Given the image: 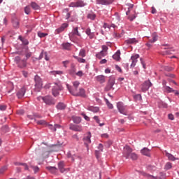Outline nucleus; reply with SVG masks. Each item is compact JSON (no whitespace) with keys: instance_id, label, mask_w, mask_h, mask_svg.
I'll return each mask as SVG.
<instances>
[{"instance_id":"nucleus-1","label":"nucleus","mask_w":179,"mask_h":179,"mask_svg":"<svg viewBox=\"0 0 179 179\" xmlns=\"http://www.w3.org/2000/svg\"><path fill=\"white\" fill-rule=\"evenodd\" d=\"M123 156L126 157V159H131V160H138V155L136 153L132 152V148L131 147L126 145L124 148Z\"/></svg>"},{"instance_id":"nucleus-2","label":"nucleus","mask_w":179,"mask_h":179,"mask_svg":"<svg viewBox=\"0 0 179 179\" xmlns=\"http://www.w3.org/2000/svg\"><path fill=\"white\" fill-rule=\"evenodd\" d=\"M35 152L39 159H47L50 155V152L47 148L38 147L35 150Z\"/></svg>"},{"instance_id":"nucleus-3","label":"nucleus","mask_w":179,"mask_h":179,"mask_svg":"<svg viewBox=\"0 0 179 179\" xmlns=\"http://www.w3.org/2000/svg\"><path fill=\"white\" fill-rule=\"evenodd\" d=\"M67 89L69 92L73 96H80L81 97H86V93L85 92V90L83 88L79 89V92L76 90H72V87H71L69 84L66 85Z\"/></svg>"},{"instance_id":"nucleus-4","label":"nucleus","mask_w":179,"mask_h":179,"mask_svg":"<svg viewBox=\"0 0 179 179\" xmlns=\"http://www.w3.org/2000/svg\"><path fill=\"white\" fill-rule=\"evenodd\" d=\"M37 100L40 101V100H43V103L47 104L48 106H54L55 104V100L52 99V97L50 96H38L37 98Z\"/></svg>"},{"instance_id":"nucleus-5","label":"nucleus","mask_w":179,"mask_h":179,"mask_svg":"<svg viewBox=\"0 0 179 179\" xmlns=\"http://www.w3.org/2000/svg\"><path fill=\"white\" fill-rule=\"evenodd\" d=\"M115 85V78L110 77L106 86L105 87V92H110V90H114V86Z\"/></svg>"},{"instance_id":"nucleus-6","label":"nucleus","mask_w":179,"mask_h":179,"mask_svg":"<svg viewBox=\"0 0 179 179\" xmlns=\"http://www.w3.org/2000/svg\"><path fill=\"white\" fill-rule=\"evenodd\" d=\"M35 89L37 92H40L43 89V80L38 75L35 76Z\"/></svg>"},{"instance_id":"nucleus-7","label":"nucleus","mask_w":179,"mask_h":179,"mask_svg":"<svg viewBox=\"0 0 179 179\" xmlns=\"http://www.w3.org/2000/svg\"><path fill=\"white\" fill-rule=\"evenodd\" d=\"M117 108L120 113V114H123V115H128V110L127 109V106L124 105L122 102H118L117 103Z\"/></svg>"},{"instance_id":"nucleus-8","label":"nucleus","mask_w":179,"mask_h":179,"mask_svg":"<svg viewBox=\"0 0 179 179\" xmlns=\"http://www.w3.org/2000/svg\"><path fill=\"white\" fill-rule=\"evenodd\" d=\"M59 90H62V86L60 84L55 83V86L52 89V94L55 97L59 94Z\"/></svg>"},{"instance_id":"nucleus-9","label":"nucleus","mask_w":179,"mask_h":179,"mask_svg":"<svg viewBox=\"0 0 179 179\" xmlns=\"http://www.w3.org/2000/svg\"><path fill=\"white\" fill-rule=\"evenodd\" d=\"M90 138H92V134L90 132H88L83 138L84 143L86 145V148H87V149H89V144L92 143V140H90Z\"/></svg>"},{"instance_id":"nucleus-10","label":"nucleus","mask_w":179,"mask_h":179,"mask_svg":"<svg viewBox=\"0 0 179 179\" xmlns=\"http://www.w3.org/2000/svg\"><path fill=\"white\" fill-rule=\"evenodd\" d=\"M152 83H150V80L145 81L142 85H141V90L142 92H148L149 90V87H151Z\"/></svg>"},{"instance_id":"nucleus-11","label":"nucleus","mask_w":179,"mask_h":179,"mask_svg":"<svg viewBox=\"0 0 179 179\" xmlns=\"http://www.w3.org/2000/svg\"><path fill=\"white\" fill-rule=\"evenodd\" d=\"M85 3L82 1H78L77 2H72L69 4L70 8H82L85 6Z\"/></svg>"},{"instance_id":"nucleus-12","label":"nucleus","mask_w":179,"mask_h":179,"mask_svg":"<svg viewBox=\"0 0 179 179\" xmlns=\"http://www.w3.org/2000/svg\"><path fill=\"white\" fill-rule=\"evenodd\" d=\"M69 129L76 132H82V131H83V129L80 125L70 124Z\"/></svg>"},{"instance_id":"nucleus-13","label":"nucleus","mask_w":179,"mask_h":179,"mask_svg":"<svg viewBox=\"0 0 179 179\" xmlns=\"http://www.w3.org/2000/svg\"><path fill=\"white\" fill-rule=\"evenodd\" d=\"M138 58H139V55L136 54L131 57V68H135V65H136V62H138Z\"/></svg>"},{"instance_id":"nucleus-14","label":"nucleus","mask_w":179,"mask_h":179,"mask_svg":"<svg viewBox=\"0 0 179 179\" xmlns=\"http://www.w3.org/2000/svg\"><path fill=\"white\" fill-rule=\"evenodd\" d=\"M78 29V27L73 28V33L69 34L70 38H73V36H78V37H80L82 36L80 33H79Z\"/></svg>"},{"instance_id":"nucleus-15","label":"nucleus","mask_w":179,"mask_h":179,"mask_svg":"<svg viewBox=\"0 0 179 179\" xmlns=\"http://www.w3.org/2000/svg\"><path fill=\"white\" fill-rule=\"evenodd\" d=\"M25 93L26 87H23L17 92V97H18L19 99H22Z\"/></svg>"},{"instance_id":"nucleus-16","label":"nucleus","mask_w":179,"mask_h":179,"mask_svg":"<svg viewBox=\"0 0 179 179\" xmlns=\"http://www.w3.org/2000/svg\"><path fill=\"white\" fill-rule=\"evenodd\" d=\"M69 24L66 23L62 24V25L55 31V34H59L62 31H64L66 27H68Z\"/></svg>"},{"instance_id":"nucleus-17","label":"nucleus","mask_w":179,"mask_h":179,"mask_svg":"<svg viewBox=\"0 0 179 179\" xmlns=\"http://www.w3.org/2000/svg\"><path fill=\"white\" fill-rule=\"evenodd\" d=\"M101 5H110L114 2V0H96Z\"/></svg>"},{"instance_id":"nucleus-18","label":"nucleus","mask_w":179,"mask_h":179,"mask_svg":"<svg viewBox=\"0 0 179 179\" xmlns=\"http://www.w3.org/2000/svg\"><path fill=\"white\" fill-rule=\"evenodd\" d=\"M58 167L60 172L65 173V171H66V169L64 168L65 164L64 163V162H59Z\"/></svg>"},{"instance_id":"nucleus-19","label":"nucleus","mask_w":179,"mask_h":179,"mask_svg":"<svg viewBox=\"0 0 179 179\" xmlns=\"http://www.w3.org/2000/svg\"><path fill=\"white\" fill-rule=\"evenodd\" d=\"M27 66V63L26 62V60L24 59H21V61L18 63L17 67L18 68H26Z\"/></svg>"},{"instance_id":"nucleus-20","label":"nucleus","mask_w":179,"mask_h":179,"mask_svg":"<svg viewBox=\"0 0 179 179\" xmlns=\"http://www.w3.org/2000/svg\"><path fill=\"white\" fill-rule=\"evenodd\" d=\"M166 157H168L169 160H171V162H175V160H178V158H176V157H174V155H173L169 152H166Z\"/></svg>"},{"instance_id":"nucleus-21","label":"nucleus","mask_w":179,"mask_h":179,"mask_svg":"<svg viewBox=\"0 0 179 179\" xmlns=\"http://www.w3.org/2000/svg\"><path fill=\"white\" fill-rule=\"evenodd\" d=\"M96 80L97 82H99V83H104L106 82V76L101 75L96 76Z\"/></svg>"},{"instance_id":"nucleus-22","label":"nucleus","mask_w":179,"mask_h":179,"mask_svg":"<svg viewBox=\"0 0 179 179\" xmlns=\"http://www.w3.org/2000/svg\"><path fill=\"white\" fill-rule=\"evenodd\" d=\"M141 153L142 155H143L144 156H150V150H148L146 148H144L143 149L141 150Z\"/></svg>"},{"instance_id":"nucleus-23","label":"nucleus","mask_w":179,"mask_h":179,"mask_svg":"<svg viewBox=\"0 0 179 179\" xmlns=\"http://www.w3.org/2000/svg\"><path fill=\"white\" fill-rule=\"evenodd\" d=\"M120 55H121V52H120V50H117V51L113 55V59H115V61H120Z\"/></svg>"},{"instance_id":"nucleus-24","label":"nucleus","mask_w":179,"mask_h":179,"mask_svg":"<svg viewBox=\"0 0 179 179\" xmlns=\"http://www.w3.org/2000/svg\"><path fill=\"white\" fill-rule=\"evenodd\" d=\"M72 120H73V122H74V124H80L82 119L80 118V117L73 116Z\"/></svg>"},{"instance_id":"nucleus-25","label":"nucleus","mask_w":179,"mask_h":179,"mask_svg":"<svg viewBox=\"0 0 179 179\" xmlns=\"http://www.w3.org/2000/svg\"><path fill=\"white\" fill-rule=\"evenodd\" d=\"M46 169L52 174H55V173H57V171H58V169H57V167L55 166H47Z\"/></svg>"},{"instance_id":"nucleus-26","label":"nucleus","mask_w":179,"mask_h":179,"mask_svg":"<svg viewBox=\"0 0 179 179\" xmlns=\"http://www.w3.org/2000/svg\"><path fill=\"white\" fill-rule=\"evenodd\" d=\"M68 159H71V162H75V159H76V155L72 154V152H69L67 153Z\"/></svg>"},{"instance_id":"nucleus-27","label":"nucleus","mask_w":179,"mask_h":179,"mask_svg":"<svg viewBox=\"0 0 179 179\" xmlns=\"http://www.w3.org/2000/svg\"><path fill=\"white\" fill-rule=\"evenodd\" d=\"M106 55H107V52H106L104 51H101L100 52H99L98 54L96 55V57L99 59H101L102 57H106Z\"/></svg>"},{"instance_id":"nucleus-28","label":"nucleus","mask_w":179,"mask_h":179,"mask_svg":"<svg viewBox=\"0 0 179 179\" xmlns=\"http://www.w3.org/2000/svg\"><path fill=\"white\" fill-rule=\"evenodd\" d=\"M57 110H65V108H66V105H65V103H64L62 102H59L57 105Z\"/></svg>"},{"instance_id":"nucleus-29","label":"nucleus","mask_w":179,"mask_h":179,"mask_svg":"<svg viewBox=\"0 0 179 179\" xmlns=\"http://www.w3.org/2000/svg\"><path fill=\"white\" fill-rule=\"evenodd\" d=\"M125 43L127 44H136V43H138V41L135 38H134L126 40Z\"/></svg>"},{"instance_id":"nucleus-30","label":"nucleus","mask_w":179,"mask_h":179,"mask_svg":"<svg viewBox=\"0 0 179 179\" xmlns=\"http://www.w3.org/2000/svg\"><path fill=\"white\" fill-rule=\"evenodd\" d=\"M79 85H80V83H79V81L73 82V88H71V90H76V92L78 91V87H79Z\"/></svg>"},{"instance_id":"nucleus-31","label":"nucleus","mask_w":179,"mask_h":179,"mask_svg":"<svg viewBox=\"0 0 179 179\" xmlns=\"http://www.w3.org/2000/svg\"><path fill=\"white\" fill-rule=\"evenodd\" d=\"M89 111H92V113H99V107L96 106H89L88 107Z\"/></svg>"},{"instance_id":"nucleus-32","label":"nucleus","mask_w":179,"mask_h":179,"mask_svg":"<svg viewBox=\"0 0 179 179\" xmlns=\"http://www.w3.org/2000/svg\"><path fill=\"white\" fill-rule=\"evenodd\" d=\"M85 33L89 36L90 38H93L94 37V34L92 33L90 28H87L85 31Z\"/></svg>"},{"instance_id":"nucleus-33","label":"nucleus","mask_w":179,"mask_h":179,"mask_svg":"<svg viewBox=\"0 0 179 179\" xmlns=\"http://www.w3.org/2000/svg\"><path fill=\"white\" fill-rule=\"evenodd\" d=\"M164 90L166 93H174V90L169 86H164Z\"/></svg>"},{"instance_id":"nucleus-34","label":"nucleus","mask_w":179,"mask_h":179,"mask_svg":"<svg viewBox=\"0 0 179 179\" xmlns=\"http://www.w3.org/2000/svg\"><path fill=\"white\" fill-rule=\"evenodd\" d=\"M157 34L156 33L152 34V40H150V43H156L157 41Z\"/></svg>"},{"instance_id":"nucleus-35","label":"nucleus","mask_w":179,"mask_h":179,"mask_svg":"<svg viewBox=\"0 0 179 179\" xmlns=\"http://www.w3.org/2000/svg\"><path fill=\"white\" fill-rule=\"evenodd\" d=\"M73 57L77 59V61L81 64H85V62H86V60L83 58H80L78 56H73Z\"/></svg>"},{"instance_id":"nucleus-36","label":"nucleus","mask_w":179,"mask_h":179,"mask_svg":"<svg viewBox=\"0 0 179 179\" xmlns=\"http://www.w3.org/2000/svg\"><path fill=\"white\" fill-rule=\"evenodd\" d=\"M62 47L64 50H71V43H63Z\"/></svg>"},{"instance_id":"nucleus-37","label":"nucleus","mask_w":179,"mask_h":179,"mask_svg":"<svg viewBox=\"0 0 179 179\" xmlns=\"http://www.w3.org/2000/svg\"><path fill=\"white\" fill-rule=\"evenodd\" d=\"M13 27H15V29H18V27H19V20H14L13 21Z\"/></svg>"},{"instance_id":"nucleus-38","label":"nucleus","mask_w":179,"mask_h":179,"mask_svg":"<svg viewBox=\"0 0 179 179\" xmlns=\"http://www.w3.org/2000/svg\"><path fill=\"white\" fill-rule=\"evenodd\" d=\"M94 120L97 122V124H99V127H103L104 125V123H100V119H99V116H94Z\"/></svg>"},{"instance_id":"nucleus-39","label":"nucleus","mask_w":179,"mask_h":179,"mask_svg":"<svg viewBox=\"0 0 179 179\" xmlns=\"http://www.w3.org/2000/svg\"><path fill=\"white\" fill-rule=\"evenodd\" d=\"M173 167V165L171 162H167L165 164L164 169L165 170H170V169H171Z\"/></svg>"},{"instance_id":"nucleus-40","label":"nucleus","mask_w":179,"mask_h":179,"mask_svg":"<svg viewBox=\"0 0 179 179\" xmlns=\"http://www.w3.org/2000/svg\"><path fill=\"white\" fill-rule=\"evenodd\" d=\"M105 101H106V106L108 107V108L112 110V108H113V104L111 103H110V101L107 99H105Z\"/></svg>"},{"instance_id":"nucleus-41","label":"nucleus","mask_w":179,"mask_h":179,"mask_svg":"<svg viewBox=\"0 0 179 179\" xmlns=\"http://www.w3.org/2000/svg\"><path fill=\"white\" fill-rule=\"evenodd\" d=\"M79 55H80V57H82L83 58L86 57V50H85V49L80 50V51L79 52Z\"/></svg>"},{"instance_id":"nucleus-42","label":"nucleus","mask_w":179,"mask_h":179,"mask_svg":"<svg viewBox=\"0 0 179 179\" xmlns=\"http://www.w3.org/2000/svg\"><path fill=\"white\" fill-rule=\"evenodd\" d=\"M31 8L32 9H34L35 10H37L40 9V6L37 5L36 3H31Z\"/></svg>"},{"instance_id":"nucleus-43","label":"nucleus","mask_w":179,"mask_h":179,"mask_svg":"<svg viewBox=\"0 0 179 179\" xmlns=\"http://www.w3.org/2000/svg\"><path fill=\"white\" fill-rule=\"evenodd\" d=\"M35 121H36V124H38V125H45V124H47V122H45V120H35Z\"/></svg>"},{"instance_id":"nucleus-44","label":"nucleus","mask_w":179,"mask_h":179,"mask_svg":"<svg viewBox=\"0 0 179 179\" xmlns=\"http://www.w3.org/2000/svg\"><path fill=\"white\" fill-rule=\"evenodd\" d=\"M134 99L138 101H141L142 100V95L141 94H138L134 96Z\"/></svg>"},{"instance_id":"nucleus-45","label":"nucleus","mask_w":179,"mask_h":179,"mask_svg":"<svg viewBox=\"0 0 179 179\" xmlns=\"http://www.w3.org/2000/svg\"><path fill=\"white\" fill-rule=\"evenodd\" d=\"M87 17L91 20H94L96 19V14H88Z\"/></svg>"},{"instance_id":"nucleus-46","label":"nucleus","mask_w":179,"mask_h":179,"mask_svg":"<svg viewBox=\"0 0 179 179\" xmlns=\"http://www.w3.org/2000/svg\"><path fill=\"white\" fill-rule=\"evenodd\" d=\"M25 57H26L27 59H29V58H30V57H31V52L27 50L25 52Z\"/></svg>"},{"instance_id":"nucleus-47","label":"nucleus","mask_w":179,"mask_h":179,"mask_svg":"<svg viewBox=\"0 0 179 179\" xmlns=\"http://www.w3.org/2000/svg\"><path fill=\"white\" fill-rule=\"evenodd\" d=\"M24 12H25L26 15L30 14V12H31V10H30V6H26V7L24 8Z\"/></svg>"},{"instance_id":"nucleus-48","label":"nucleus","mask_w":179,"mask_h":179,"mask_svg":"<svg viewBox=\"0 0 179 179\" xmlns=\"http://www.w3.org/2000/svg\"><path fill=\"white\" fill-rule=\"evenodd\" d=\"M147 169L148 170V171H152V170H156V166H152V165H148L147 166Z\"/></svg>"},{"instance_id":"nucleus-49","label":"nucleus","mask_w":179,"mask_h":179,"mask_svg":"<svg viewBox=\"0 0 179 179\" xmlns=\"http://www.w3.org/2000/svg\"><path fill=\"white\" fill-rule=\"evenodd\" d=\"M22 61V59H20V57L17 56L15 57V62L17 64V65L19 64V63Z\"/></svg>"},{"instance_id":"nucleus-50","label":"nucleus","mask_w":179,"mask_h":179,"mask_svg":"<svg viewBox=\"0 0 179 179\" xmlns=\"http://www.w3.org/2000/svg\"><path fill=\"white\" fill-rule=\"evenodd\" d=\"M31 169L34 170V173H38L39 170H40V168H38V166H31Z\"/></svg>"},{"instance_id":"nucleus-51","label":"nucleus","mask_w":179,"mask_h":179,"mask_svg":"<svg viewBox=\"0 0 179 179\" xmlns=\"http://www.w3.org/2000/svg\"><path fill=\"white\" fill-rule=\"evenodd\" d=\"M8 170V166H3L1 169H0V174H3L5 171Z\"/></svg>"},{"instance_id":"nucleus-52","label":"nucleus","mask_w":179,"mask_h":179,"mask_svg":"<svg viewBox=\"0 0 179 179\" xmlns=\"http://www.w3.org/2000/svg\"><path fill=\"white\" fill-rule=\"evenodd\" d=\"M101 155V151H99V150L95 151V156L96 159H99Z\"/></svg>"},{"instance_id":"nucleus-53","label":"nucleus","mask_w":179,"mask_h":179,"mask_svg":"<svg viewBox=\"0 0 179 179\" xmlns=\"http://www.w3.org/2000/svg\"><path fill=\"white\" fill-rule=\"evenodd\" d=\"M129 10L126 12V15H128L131 12V9L134 8V4H128Z\"/></svg>"},{"instance_id":"nucleus-54","label":"nucleus","mask_w":179,"mask_h":179,"mask_svg":"<svg viewBox=\"0 0 179 179\" xmlns=\"http://www.w3.org/2000/svg\"><path fill=\"white\" fill-rule=\"evenodd\" d=\"M1 129L3 132H8L9 131V127L8 126H3Z\"/></svg>"},{"instance_id":"nucleus-55","label":"nucleus","mask_w":179,"mask_h":179,"mask_svg":"<svg viewBox=\"0 0 179 179\" xmlns=\"http://www.w3.org/2000/svg\"><path fill=\"white\" fill-rule=\"evenodd\" d=\"M38 37H40L41 38H43V37H45V36H47V34H44L43 32H38Z\"/></svg>"},{"instance_id":"nucleus-56","label":"nucleus","mask_w":179,"mask_h":179,"mask_svg":"<svg viewBox=\"0 0 179 179\" xmlns=\"http://www.w3.org/2000/svg\"><path fill=\"white\" fill-rule=\"evenodd\" d=\"M53 74L54 75H63L64 74V71H53Z\"/></svg>"},{"instance_id":"nucleus-57","label":"nucleus","mask_w":179,"mask_h":179,"mask_svg":"<svg viewBox=\"0 0 179 179\" xmlns=\"http://www.w3.org/2000/svg\"><path fill=\"white\" fill-rule=\"evenodd\" d=\"M176 52V50L174 49L165 51L166 54H167L168 55H170L171 54H173V52Z\"/></svg>"},{"instance_id":"nucleus-58","label":"nucleus","mask_w":179,"mask_h":179,"mask_svg":"<svg viewBox=\"0 0 179 179\" xmlns=\"http://www.w3.org/2000/svg\"><path fill=\"white\" fill-rule=\"evenodd\" d=\"M136 18V15H135V14L129 17V20H130V22H132Z\"/></svg>"},{"instance_id":"nucleus-59","label":"nucleus","mask_w":179,"mask_h":179,"mask_svg":"<svg viewBox=\"0 0 179 179\" xmlns=\"http://www.w3.org/2000/svg\"><path fill=\"white\" fill-rule=\"evenodd\" d=\"M108 50V47H107V45H102L101 51H103V52H107Z\"/></svg>"},{"instance_id":"nucleus-60","label":"nucleus","mask_w":179,"mask_h":179,"mask_svg":"<svg viewBox=\"0 0 179 179\" xmlns=\"http://www.w3.org/2000/svg\"><path fill=\"white\" fill-rule=\"evenodd\" d=\"M98 149H99L98 150L99 152H103V144H101V143L99 144Z\"/></svg>"},{"instance_id":"nucleus-61","label":"nucleus","mask_w":179,"mask_h":179,"mask_svg":"<svg viewBox=\"0 0 179 179\" xmlns=\"http://www.w3.org/2000/svg\"><path fill=\"white\" fill-rule=\"evenodd\" d=\"M61 128V125L59 124H55L54 125V128H53V131L55 132V131H57V129H59Z\"/></svg>"},{"instance_id":"nucleus-62","label":"nucleus","mask_w":179,"mask_h":179,"mask_svg":"<svg viewBox=\"0 0 179 179\" xmlns=\"http://www.w3.org/2000/svg\"><path fill=\"white\" fill-rule=\"evenodd\" d=\"M76 75H77V76H79L80 78H82V76H83V71H80L77 72L76 73Z\"/></svg>"},{"instance_id":"nucleus-63","label":"nucleus","mask_w":179,"mask_h":179,"mask_svg":"<svg viewBox=\"0 0 179 179\" xmlns=\"http://www.w3.org/2000/svg\"><path fill=\"white\" fill-rule=\"evenodd\" d=\"M81 115H83V118H85L86 121H90V118L87 115H86V114L82 113Z\"/></svg>"},{"instance_id":"nucleus-64","label":"nucleus","mask_w":179,"mask_h":179,"mask_svg":"<svg viewBox=\"0 0 179 179\" xmlns=\"http://www.w3.org/2000/svg\"><path fill=\"white\" fill-rule=\"evenodd\" d=\"M22 166L24 167V170H29V166H27V164L22 163Z\"/></svg>"}]
</instances>
